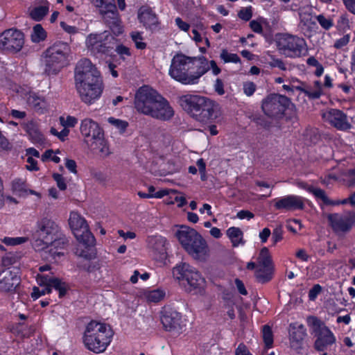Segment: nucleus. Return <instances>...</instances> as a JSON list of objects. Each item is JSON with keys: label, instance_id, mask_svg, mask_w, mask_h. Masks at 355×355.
<instances>
[{"label": "nucleus", "instance_id": "1", "mask_svg": "<svg viewBox=\"0 0 355 355\" xmlns=\"http://www.w3.org/2000/svg\"><path fill=\"white\" fill-rule=\"evenodd\" d=\"M74 78L77 92L84 103L92 105L100 99L104 90L103 80L89 60L84 58L78 61Z\"/></svg>", "mask_w": 355, "mask_h": 355}, {"label": "nucleus", "instance_id": "2", "mask_svg": "<svg viewBox=\"0 0 355 355\" xmlns=\"http://www.w3.org/2000/svg\"><path fill=\"white\" fill-rule=\"evenodd\" d=\"M31 245L35 251L48 250L57 262L64 256L62 250L66 245V239L53 220L44 218L37 223Z\"/></svg>", "mask_w": 355, "mask_h": 355}, {"label": "nucleus", "instance_id": "3", "mask_svg": "<svg viewBox=\"0 0 355 355\" xmlns=\"http://www.w3.org/2000/svg\"><path fill=\"white\" fill-rule=\"evenodd\" d=\"M208 69V60L204 56L189 57L178 53L171 60L168 75L182 85H192L198 84Z\"/></svg>", "mask_w": 355, "mask_h": 355}, {"label": "nucleus", "instance_id": "4", "mask_svg": "<svg viewBox=\"0 0 355 355\" xmlns=\"http://www.w3.org/2000/svg\"><path fill=\"white\" fill-rule=\"evenodd\" d=\"M179 104L184 111L204 123L215 122L220 115L213 101L200 95H182L179 98Z\"/></svg>", "mask_w": 355, "mask_h": 355}, {"label": "nucleus", "instance_id": "5", "mask_svg": "<svg viewBox=\"0 0 355 355\" xmlns=\"http://www.w3.org/2000/svg\"><path fill=\"white\" fill-rule=\"evenodd\" d=\"M114 332L110 325L92 320L85 328L83 343L85 347L96 354L104 352L110 345Z\"/></svg>", "mask_w": 355, "mask_h": 355}, {"label": "nucleus", "instance_id": "6", "mask_svg": "<svg viewBox=\"0 0 355 355\" xmlns=\"http://www.w3.org/2000/svg\"><path fill=\"white\" fill-rule=\"evenodd\" d=\"M69 225L76 240L85 246L84 249L80 246L77 247L76 254L86 259H93L95 254L92 247L95 245V238L89 230L87 220L78 212L71 211L69 214Z\"/></svg>", "mask_w": 355, "mask_h": 355}, {"label": "nucleus", "instance_id": "7", "mask_svg": "<svg viewBox=\"0 0 355 355\" xmlns=\"http://www.w3.org/2000/svg\"><path fill=\"white\" fill-rule=\"evenodd\" d=\"M175 236L185 251L194 259L204 261L209 257V248L206 240L193 228L182 225Z\"/></svg>", "mask_w": 355, "mask_h": 355}, {"label": "nucleus", "instance_id": "8", "mask_svg": "<svg viewBox=\"0 0 355 355\" xmlns=\"http://www.w3.org/2000/svg\"><path fill=\"white\" fill-rule=\"evenodd\" d=\"M71 47L66 42H56L49 47L42 55L44 71L48 75H55L71 61Z\"/></svg>", "mask_w": 355, "mask_h": 355}, {"label": "nucleus", "instance_id": "9", "mask_svg": "<svg viewBox=\"0 0 355 355\" xmlns=\"http://www.w3.org/2000/svg\"><path fill=\"white\" fill-rule=\"evenodd\" d=\"M173 277L180 284H187V290L198 294L202 293L205 286V281L199 272L187 263H180L173 268Z\"/></svg>", "mask_w": 355, "mask_h": 355}, {"label": "nucleus", "instance_id": "10", "mask_svg": "<svg viewBox=\"0 0 355 355\" xmlns=\"http://www.w3.org/2000/svg\"><path fill=\"white\" fill-rule=\"evenodd\" d=\"M36 280L37 283L43 288L40 289L36 286L33 287L31 293V297L33 300L50 293L52 288L58 291L60 297H62L65 295L68 288L65 282L53 276L51 272H50V275H37Z\"/></svg>", "mask_w": 355, "mask_h": 355}, {"label": "nucleus", "instance_id": "11", "mask_svg": "<svg viewBox=\"0 0 355 355\" xmlns=\"http://www.w3.org/2000/svg\"><path fill=\"white\" fill-rule=\"evenodd\" d=\"M307 324L313 329L316 336L315 348L318 351H324L336 341L334 333L319 319L314 316L307 318Z\"/></svg>", "mask_w": 355, "mask_h": 355}, {"label": "nucleus", "instance_id": "12", "mask_svg": "<svg viewBox=\"0 0 355 355\" xmlns=\"http://www.w3.org/2000/svg\"><path fill=\"white\" fill-rule=\"evenodd\" d=\"M7 94L26 98L28 104L40 114H43L47 110L48 104L45 98L35 92L29 91L27 87L24 88L14 83H9Z\"/></svg>", "mask_w": 355, "mask_h": 355}, {"label": "nucleus", "instance_id": "13", "mask_svg": "<svg viewBox=\"0 0 355 355\" xmlns=\"http://www.w3.org/2000/svg\"><path fill=\"white\" fill-rule=\"evenodd\" d=\"M85 44L88 51L98 55L99 53H106L110 49H112L115 38L108 31L93 33L86 37Z\"/></svg>", "mask_w": 355, "mask_h": 355}, {"label": "nucleus", "instance_id": "14", "mask_svg": "<svg viewBox=\"0 0 355 355\" xmlns=\"http://www.w3.org/2000/svg\"><path fill=\"white\" fill-rule=\"evenodd\" d=\"M160 94L148 86L139 87L135 95L134 105L137 111L145 115L151 113Z\"/></svg>", "mask_w": 355, "mask_h": 355}, {"label": "nucleus", "instance_id": "15", "mask_svg": "<svg viewBox=\"0 0 355 355\" xmlns=\"http://www.w3.org/2000/svg\"><path fill=\"white\" fill-rule=\"evenodd\" d=\"M277 45L283 54L291 58L300 57L306 52L304 40L293 35H279L277 37Z\"/></svg>", "mask_w": 355, "mask_h": 355}, {"label": "nucleus", "instance_id": "16", "mask_svg": "<svg viewBox=\"0 0 355 355\" xmlns=\"http://www.w3.org/2000/svg\"><path fill=\"white\" fill-rule=\"evenodd\" d=\"M293 107L288 98L283 95L271 94L262 103L264 113L271 117L282 115L286 108Z\"/></svg>", "mask_w": 355, "mask_h": 355}, {"label": "nucleus", "instance_id": "17", "mask_svg": "<svg viewBox=\"0 0 355 355\" xmlns=\"http://www.w3.org/2000/svg\"><path fill=\"white\" fill-rule=\"evenodd\" d=\"M273 264L269 250L263 248L257 257V264L254 275L257 280L260 283H266L272 277Z\"/></svg>", "mask_w": 355, "mask_h": 355}, {"label": "nucleus", "instance_id": "18", "mask_svg": "<svg viewBox=\"0 0 355 355\" xmlns=\"http://www.w3.org/2000/svg\"><path fill=\"white\" fill-rule=\"evenodd\" d=\"M24 44L22 32L15 28H10L0 34V49L10 52L19 51Z\"/></svg>", "mask_w": 355, "mask_h": 355}, {"label": "nucleus", "instance_id": "19", "mask_svg": "<svg viewBox=\"0 0 355 355\" xmlns=\"http://www.w3.org/2000/svg\"><path fill=\"white\" fill-rule=\"evenodd\" d=\"M20 283L21 277L18 269H7L0 272V293L15 294Z\"/></svg>", "mask_w": 355, "mask_h": 355}, {"label": "nucleus", "instance_id": "20", "mask_svg": "<svg viewBox=\"0 0 355 355\" xmlns=\"http://www.w3.org/2000/svg\"><path fill=\"white\" fill-rule=\"evenodd\" d=\"M80 131L87 145L103 134L98 123L89 118H85L81 121Z\"/></svg>", "mask_w": 355, "mask_h": 355}, {"label": "nucleus", "instance_id": "21", "mask_svg": "<svg viewBox=\"0 0 355 355\" xmlns=\"http://www.w3.org/2000/svg\"><path fill=\"white\" fill-rule=\"evenodd\" d=\"M323 119L340 130H347L351 128L346 114L336 109H331L322 113Z\"/></svg>", "mask_w": 355, "mask_h": 355}, {"label": "nucleus", "instance_id": "22", "mask_svg": "<svg viewBox=\"0 0 355 355\" xmlns=\"http://www.w3.org/2000/svg\"><path fill=\"white\" fill-rule=\"evenodd\" d=\"M146 248L155 258L162 259L167 249L166 239L160 235L148 236L146 240Z\"/></svg>", "mask_w": 355, "mask_h": 355}, {"label": "nucleus", "instance_id": "23", "mask_svg": "<svg viewBox=\"0 0 355 355\" xmlns=\"http://www.w3.org/2000/svg\"><path fill=\"white\" fill-rule=\"evenodd\" d=\"M161 322L167 331L179 330L184 326L182 315L172 309L164 310L162 312Z\"/></svg>", "mask_w": 355, "mask_h": 355}, {"label": "nucleus", "instance_id": "24", "mask_svg": "<svg viewBox=\"0 0 355 355\" xmlns=\"http://www.w3.org/2000/svg\"><path fill=\"white\" fill-rule=\"evenodd\" d=\"M275 207L277 209H302L304 206V198L299 196L288 195L274 199Z\"/></svg>", "mask_w": 355, "mask_h": 355}, {"label": "nucleus", "instance_id": "25", "mask_svg": "<svg viewBox=\"0 0 355 355\" xmlns=\"http://www.w3.org/2000/svg\"><path fill=\"white\" fill-rule=\"evenodd\" d=\"M295 185L302 189L306 190L309 193H311L317 201H320L327 205H339L340 203H345L344 201H331L327 196L325 191L320 188L314 187L312 185H309L304 182L298 181L295 182Z\"/></svg>", "mask_w": 355, "mask_h": 355}, {"label": "nucleus", "instance_id": "26", "mask_svg": "<svg viewBox=\"0 0 355 355\" xmlns=\"http://www.w3.org/2000/svg\"><path fill=\"white\" fill-rule=\"evenodd\" d=\"M173 114V109L168 101L160 95L148 116L158 119L167 120L171 119Z\"/></svg>", "mask_w": 355, "mask_h": 355}, {"label": "nucleus", "instance_id": "27", "mask_svg": "<svg viewBox=\"0 0 355 355\" xmlns=\"http://www.w3.org/2000/svg\"><path fill=\"white\" fill-rule=\"evenodd\" d=\"M50 3L47 0H36L33 6L28 8V16L35 21H42L49 12Z\"/></svg>", "mask_w": 355, "mask_h": 355}, {"label": "nucleus", "instance_id": "28", "mask_svg": "<svg viewBox=\"0 0 355 355\" xmlns=\"http://www.w3.org/2000/svg\"><path fill=\"white\" fill-rule=\"evenodd\" d=\"M138 19L146 28L153 29L158 25V18L153 9L148 6H142L138 11Z\"/></svg>", "mask_w": 355, "mask_h": 355}, {"label": "nucleus", "instance_id": "29", "mask_svg": "<svg viewBox=\"0 0 355 355\" xmlns=\"http://www.w3.org/2000/svg\"><path fill=\"white\" fill-rule=\"evenodd\" d=\"M87 146L92 153L103 158L111 154L108 143L104 137V133L89 143Z\"/></svg>", "mask_w": 355, "mask_h": 355}, {"label": "nucleus", "instance_id": "30", "mask_svg": "<svg viewBox=\"0 0 355 355\" xmlns=\"http://www.w3.org/2000/svg\"><path fill=\"white\" fill-rule=\"evenodd\" d=\"M332 228L336 232H345L352 227L350 219L339 214H331L328 217Z\"/></svg>", "mask_w": 355, "mask_h": 355}, {"label": "nucleus", "instance_id": "31", "mask_svg": "<svg viewBox=\"0 0 355 355\" xmlns=\"http://www.w3.org/2000/svg\"><path fill=\"white\" fill-rule=\"evenodd\" d=\"M306 336V329L304 325L291 324L289 328V339L292 347H296Z\"/></svg>", "mask_w": 355, "mask_h": 355}, {"label": "nucleus", "instance_id": "32", "mask_svg": "<svg viewBox=\"0 0 355 355\" xmlns=\"http://www.w3.org/2000/svg\"><path fill=\"white\" fill-rule=\"evenodd\" d=\"M166 296V291L161 288H147L142 291L141 297L148 302L157 303Z\"/></svg>", "mask_w": 355, "mask_h": 355}, {"label": "nucleus", "instance_id": "33", "mask_svg": "<svg viewBox=\"0 0 355 355\" xmlns=\"http://www.w3.org/2000/svg\"><path fill=\"white\" fill-rule=\"evenodd\" d=\"M25 129L33 144H42L44 142V135L40 132L37 124L35 121H31L28 122L26 124Z\"/></svg>", "mask_w": 355, "mask_h": 355}, {"label": "nucleus", "instance_id": "34", "mask_svg": "<svg viewBox=\"0 0 355 355\" xmlns=\"http://www.w3.org/2000/svg\"><path fill=\"white\" fill-rule=\"evenodd\" d=\"M226 234L233 247L236 248L244 244L243 234L240 228L231 227L227 230Z\"/></svg>", "mask_w": 355, "mask_h": 355}, {"label": "nucleus", "instance_id": "35", "mask_svg": "<svg viewBox=\"0 0 355 355\" xmlns=\"http://www.w3.org/2000/svg\"><path fill=\"white\" fill-rule=\"evenodd\" d=\"M30 37L33 43H40L46 40L47 33L41 24H37L33 27Z\"/></svg>", "mask_w": 355, "mask_h": 355}, {"label": "nucleus", "instance_id": "36", "mask_svg": "<svg viewBox=\"0 0 355 355\" xmlns=\"http://www.w3.org/2000/svg\"><path fill=\"white\" fill-rule=\"evenodd\" d=\"M107 122L120 134L124 133L128 126V123L126 121L112 116L107 119Z\"/></svg>", "mask_w": 355, "mask_h": 355}, {"label": "nucleus", "instance_id": "37", "mask_svg": "<svg viewBox=\"0 0 355 355\" xmlns=\"http://www.w3.org/2000/svg\"><path fill=\"white\" fill-rule=\"evenodd\" d=\"M1 242L7 246H17L27 243L29 241L28 236L10 237L5 236L1 239Z\"/></svg>", "mask_w": 355, "mask_h": 355}, {"label": "nucleus", "instance_id": "38", "mask_svg": "<svg viewBox=\"0 0 355 355\" xmlns=\"http://www.w3.org/2000/svg\"><path fill=\"white\" fill-rule=\"evenodd\" d=\"M220 58L225 63H239L241 62L239 56L236 53L228 52L227 49H222L220 53Z\"/></svg>", "mask_w": 355, "mask_h": 355}, {"label": "nucleus", "instance_id": "39", "mask_svg": "<svg viewBox=\"0 0 355 355\" xmlns=\"http://www.w3.org/2000/svg\"><path fill=\"white\" fill-rule=\"evenodd\" d=\"M130 37L137 49L142 50L146 48V43L144 41L142 33L133 31L130 33Z\"/></svg>", "mask_w": 355, "mask_h": 355}, {"label": "nucleus", "instance_id": "40", "mask_svg": "<svg viewBox=\"0 0 355 355\" xmlns=\"http://www.w3.org/2000/svg\"><path fill=\"white\" fill-rule=\"evenodd\" d=\"M303 92L311 98H319L322 94V84L320 81L316 80L314 82L313 90L306 89L304 87Z\"/></svg>", "mask_w": 355, "mask_h": 355}, {"label": "nucleus", "instance_id": "41", "mask_svg": "<svg viewBox=\"0 0 355 355\" xmlns=\"http://www.w3.org/2000/svg\"><path fill=\"white\" fill-rule=\"evenodd\" d=\"M262 333L266 347L268 349L271 348L273 343V336L270 327L268 325L263 326Z\"/></svg>", "mask_w": 355, "mask_h": 355}, {"label": "nucleus", "instance_id": "42", "mask_svg": "<svg viewBox=\"0 0 355 355\" xmlns=\"http://www.w3.org/2000/svg\"><path fill=\"white\" fill-rule=\"evenodd\" d=\"M58 154H61V152L59 150L55 151H53V150H47L42 155L41 159L43 162L51 160L55 163H59L60 162V158L57 156Z\"/></svg>", "mask_w": 355, "mask_h": 355}, {"label": "nucleus", "instance_id": "43", "mask_svg": "<svg viewBox=\"0 0 355 355\" xmlns=\"http://www.w3.org/2000/svg\"><path fill=\"white\" fill-rule=\"evenodd\" d=\"M13 191L19 196H24L27 192L25 188V182L21 179L15 180L12 183Z\"/></svg>", "mask_w": 355, "mask_h": 355}, {"label": "nucleus", "instance_id": "44", "mask_svg": "<svg viewBox=\"0 0 355 355\" xmlns=\"http://www.w3.org/2000/svg\"><path fill=\"white\" fill-rule=\"evenodd\" d=\"M316 19L321 27L324 30H329L334 26V21L329 17H325L323 15H319L316 17Z\"/></svg>", "mask_w": 355, "mask_h": 355}, {"label": "nucleus", "instance_id": "45", "mask_svg": "<svg viewBox=\"0 0 355 355\" xmlns=\"http://www.w3.org/2000/svg\"><path fill=\"white\" fill-rule=\"evenodd\" d=\"M60 123L64 128H73L77 123L78 119L75 116L67 115L60 117Z\"/></svg>", "mask_w": 355, "mask_h": 355}, {"label": "nucleus", "instance_id": "46", "mask_svg": "<svg viewBox=\"0 0 355 355\" xmlns=\"http://www.w3.org/2000/svg\"><path fill=\"white\" fill-rule=\"evenodd\" d=\"M60 27L62 28V30L65 33H67V34H69L70 35H76V34L80 33V31H87V28H88V26H87V28L85 29H81L75 26L69 25L64 21L60 22Z\"/></svg>", "mask_w": 355, "mask_h": 355}, {"label": "nucleus", "instance_id": "47", "mask_svg": "<svg viewBox=\"0 0 355 355\" xmlns=\"http://www.w3.org/2000/svg\"><path fill=\"white\" fill-rule=\"evenodd\" d=\"M351 36L349 34H345L340 38L336 40L334 47L337 49H343L346 46L350 41Z\"/></svg>", "mask_w": 355, "mask_h": 355}, {"label": "nucleus", "instance_id": "48", "mask_svg": "<svg viewBox=\"0 0 355 355\" xmlns=\"http://www.w3.org/2000/svg\"><path fill=\"white\" fill-rule=\"evenodd\" d=\"M114 17V21H113L112 24L111 25V28L113 33L116 35H119L121 34L123 31V27L120 24V21L118 19V15L116 13H111Z\"/></svg>", "mask_w": 355, "mask_h": 355}, {"label": "nucleus", "instance_id": "49", "mask_svg": "<svg viewBox=\"0 0 355 355\" xmlns=\"http://www.w3.org/2000/svg\"><path fill=\"white\" fill-rule=\"evenodd\" d=\"M343 179V178H340V177L333 173H329L325 175L323 178H322L321 182L324 185L328 187L331 184H333L334 182L341 180Z\"/></svg>", "mask_w": 355, "mask_h": 355}, {"label": "nucleus", "instance_id": "50", "mask_svg": "<svg viewBox=\"0 0 355 355\" xmlns=\"http://www.w3.org/2000/svg\"><path fill=\"white\" fill-rule=\"evenodd\" d=\"M264 24H266V20L263 18H259L252 20L250 25L253 31L260 33L262 32V26Z\"/></svg>", "mask_w": 355, "mask_h": 355}, {"label": "nucleus", "instance_id": "51", "mask_svg": "<svg viewBox=\"0 0 355 355\" xmlns=\"http://www.w3.org/2000/svg\"><path fill=\"white\" fill-rule=\"evenodd\" d=\"M243 93L246 96H251L253 95V94L256 91V85L252 82L247 81V82L243 83Z\"/></svg>", "mask_w": 355, "mask_h": 355}, {"label": "nucleus", "instance_id": "52", "mask_svg": "<svg viewBox=\"0 0 355 355\" xmlns=\"http://www.w3.org/2000/svg\"><path fill=\"white\" fill-rule=\"evenodd\" d=\"M26 165L25 168L29 171H39V166L37 164V158L26 157Z\"/></svg>", "mask_w": 355, "mask_h": 355}, {"label": "nucleus", "instance_id": "53", "mask_svg": "<svg viewBox=\"0 0 355 355\" xmlns=\"http://www.w3.org/2000/svg\"><path fill=\"white\" fill-rule=\"evenodd\" d=\"M268 64L271 67H277L281 70L286 71L287 69L286 64L280 59L272 58L271 60L268 62Z\"/></svg>", "mask_w": 355, "mask_h": 355}, {"label": "nucleus", "instance_id": "54", "mask_svg": "<svg viewBox=\"0 0 355 355\" xmlns=\"http://www.w3.org/2000/svg\"><path fill=\"white\" fill-rule=\"evenodd\" d=\"M178 191L173 189H161L156 193H153V198H162L165 196H168L170 194H178Z\"/></svg>", "mask_w": 355, "mask_h": 355}, {"label": "nucleus", "instance_id": "55", "mask_svg": "<svg viewBox=\"0 0 355 355\" xmlns=\"http://www.w3.org/2000/svg\"><path fill=\"white\" fill-rule=\"evenodd\" d=\"M53 179L56 182L57 186L60 190H65L67 189V184L65 182L64 178L58 173H54Z\"/></svg>", "mask_w": 355, "mask_h": 355}, {"label": "nucleus", "instance_id": "56", "mask_svg": "<svg viewBox=\"0 0 355 355\" xmlns=\"http://www.w3.org/2000/svg\"><path fill=\"white\" fill-rule=\"evenodd\" d=\"M322 291V287L319 284H315L309 292V298L311 301H314L318 295Z\"/></svg>", "mask_w": 355, "mask_h": 355}, {"label": "nucleus", "instance_id": "57", "mask_svg": "<svg viewBox=\"0 0 355 355\" xmlns=\"http://www.w3.org/2000/svg\"><path fill=\"white\" fill-rule=\"evenodd\" d=\"M283 238V231L282 228L277 227L275 228L272 233V241L273 244L275 245L278 242H279Z\"/></svg>", "mask_w": 355, "mask_h": 355}, {"label": "nucleus", "instance_id": "58", "mask_svg": "<svg viewBox=\"0 0 355 355\" xmlns=\"http://www.w3.org/2000/svg\"><path fill=\"white\" fill-rule=\"evenodd\" d=\"M12 148L7 138L0 131V150H9Z\"/></svg>", "mask_w": 355, "mask_h": 355}, {"label": "nucleus", "instance_id": "59", "mask_svg": "<svg viewBox=\"0 0 355 355\" xmlns=\"http://www.w3.org/2000/svg\"><path fill=\"white\" fill-rule=\"evenodd\" d=\"M252 15L251 7L243 8L239 12V17L245 21L249 20L252 17Z\"/></svg>", "mask_w": 355, "mask_h": 355}, {"label": "nucleus", "instance_id": "60", "mask_svg": "<svg viewBox=\"0 0 355 355\" xmlns=\"http://www.w3.org/2000/svg\"><path fill=\"white\" fill-rule=\"evenodd\" d=\"M338 26L339 28L345 31L349 28V21L345 15L340 17L338 21Z\"/></svg>", "mask_w": 355, "mask_h": 355}, {"label": "nucleus", "instance_id": "61", "mask_svg": "<svg viewBox=\"0 0 355 355\" xmlns=\"http://www.w3.org/2000/svg\"><path fill=\"white\" fill-rule=\"evenodd\" d=\"M303 84L301 83H298V85H284L282 86L283 89L286 91V92H293L294 90H299V91H301L303 92V90H304V87H303Z\"/></svg>", "mask_w": 355, "mask_h": 355}, {"label": "nucleus", "instance_id": "62", "mask_svg": "<svg viewBox=\"0 0 355 355\" xmlns=\"http://www.w3.org/2000/svg\"><path fill=\"white\" fill-rule=\"evenodd\" d=\"M175 22L176 26L181 30L184 32H187L190 28V25L184 21L180 17H177L175 19Z\"/></svg>", "mask_w": 355, "mask_h": 355}, {"label": "nucleus", "instance_id": "63", "mask_svg": "<svg viewBox=\"0 0 355 355\" xmlns=\"http://www.w3.org/2000/svg\"><path fill=\"white\" fill-rule=\"evenodd\" d=\"M177 202L178 207H182L184 205L187 204V200L184 196H175L174 198V201L168 200L167 201V204H173L174 202Z\"/></svg>", "mask_w": 355, "mask_h": 355}, {"label": "nucleus", "instance_id": "64", "mask_svg": "<svg viewBox=\"0 0 355 355\" xmlns=\"http://www.w3.org/2000/svg\"><path fill=\"white\" fill-rule=\"evenodd\" d=\"M296 257L304 262H307L309 259V255L306 253V252L304 249H300L296 252L295 254Z\"/></svg>", "mask_w": 355, "mask_h": 355}]
</instances>
